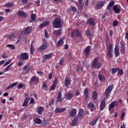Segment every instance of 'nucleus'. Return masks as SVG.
I'll return each mask as SVG.
<instances>
[{
  "label": "nucleus",
  "instance_id": "obj_29",
  "mask_svg": "<svg viewBox=\"0 0 128 128\" xmlns=\"http://www.w3.org/2000/svg\"><path fill=\"white\" fill-rule=\"evenodd\" d=\"M54 34L56 36H60L62 34V30H54Z\"/></svg>",
  "mask_w": 128,
  "mask_h": 128
},
{
  "label": "nucleus",
  "instance_id": "obj_41",
  "mask_svg": "<svg viewBox=\"0 0 128 128\" xmlns=\"http://www.w3.org/2000/svg\"><path fill=\"white\" fill-rule=\"evenodd\" d=\"M86 36H92V33L90 32V29H88V30H86Z\"/></svg>",
  "mask_w": 128,
  "mask_h": 128
},
{
  "label": "nucleus",
  "instance_id": "obj_38",
  "mask_svg": "<svg viewBox=\"0 0 128 128\" xmlns=\"http://www.w3.org/2000/svg\"><path fill=\"white\" fill-rule=\"evenodd\" d=\"M8 40H14L16 38V36L14 34H10L8 36Z\"/></svg>",
  "mask_w": 128,
  "mask_h": 128
},
{
  "label": "nucleus",
  "instance_id": "obj_48",
  "mask_svg": "<svg viewBox=\"0 0 128 128\" xmlns=\"http://www.w3.org/2000/svg\"><path fill=\"white\" fill-rule=\"evenodd\" d=\"M123 74H124V70H122L119 69L118 70V76L120 74L121 76H122Z\"/></svg>",
  "mask_w": 128,
  "mask_h": 128
},
{
  "label": "nucleus",
  "instance_id": "obj_37",
  "mask_svg": "<svg viewBox=\"0 0 128 128\" xmlns=\"http://www.w3.org/2000/svg\"><path fill=\"white\" fill-rule=\"evenodd\" d=\"M118 70H120L118 68H112L110 70L112 74H114L116 73V72L118 71Z\"/></svg>",
  "mask_w": 128,
  "mask_h": 128
},
{
  "label": "nucleus",
  "instance_id": "obj_51",
  "mask_svg": "<svg viewBox=\"0 0 128 128\" xmlns=\"http://www.w3.org/2000/svg\"><path fill=\"white\" fill-rule=\"evenodd\" d=\"M118 24V22L115 20L113 22L112 26H117Z\"/></svg>",
  "mask_w": 128,
  "mask_h": 128
},
{
  "label": "nucleus",
  "instance_id": "obj_33",
  "mask_svg": "<svg viewBox=\"0 0 128 128\" xmlns=\"http://www.w3.org/2000/svg\"><path fill=\"white\" fill-rule=\"evenodd\" d=\"M30 32H32V27L28 26L24 31V34H30Z\"/></svg>",
  "mask_w": 128,
  "mask_h": 128
},
{
  "label": "nucleus",
  "instance_id": "obj_18",
  "mask_svg": "<svg viewBox=\"0 0 128 128\" xmlns=\"http://www.w3.org/2000/svg\"><path fill=\"white\" fill-rule=\"evenodd\" d=\"M48 42H44L42 46H41L38 48V50H46L48 48Z\"/></svg>",
  "mask_w": 128,
  "mask_h": 128
},
{
  "label": "nucleus",
  "instance_id": "obj_49",
  "mask_svg": "<svg viewBox=\"0 0 128 128\" xmlns=\"http://www.w3.org/2000/svg\"><path fill=\"white\" fill-rule=\"evenodd\" d=\"M46 86H47L46 84L44 82L43 83V85H42L43 88H44V90H48V88Z\"/></svg>",
  "mask_w": 128,
  "mask_h": 128
},
{
  "label": "nucleus",
  "instance_id": "obj_28",
  "mask_svg": "<svg viewBox=\"0 0 128 128\" xmlns=\"http://www.w3.org/2000/svg\"><path fill=\"white\" fill-rule=\"evenodd\" d=\"M64 38H62L57 42V46H61L64 44Z\"/></svg>",
  "mask_w": 128,
  "mask_h": 128
},
{
  "label": "nucleus",
  "instance_id": "obj_58",
  "mask_svg": "<svg viewBox=\"0 0 128 128\" xmlns=\"http://www.w3.org/2000/svg\"><path fill=\"white\" fill-rule=\"evenodd\" d=\"M124 47H121L120 52L123 54H124Z\"/></svg>",
  "mask_w": 128,
  "mask_h": 128
},
{
  "label": "nucleus",
  "instance_id": "obj_13",
  "mask_svg": "<svg viewBox=\"0 0 128 128\" xmlns=\"http://www.w3.org/2000/svg\"><path fill=\"white\" fill-rule=\"evenodd\" d=\"M66 110V109L64 108H56L54 110V112H56V114H62L64 112H65Z\"/></svg>",
  "mask_w": 128,
  "mask_h": 128
},
{
  "label": "nucleus",
  "instance_id": "obj_16",
  "mask_svg": "<svg viewBox=\"0 0 128 128\" xmlns=\"http://www.w3.org/2000/svg\"><path fill=\"white\" fill-rule=\"evenodd\" d=\"M88 109L90 110L91 112H94V110L95 107L94 104V102H89L88 104Z\"/></svg>",
  "mask_w": 128,
  "mask_h": 128
},
{
  "label": "nucleus",
  "instance_id": "obj_8",
  "mask_svg": "<svg viewBox=\"0 0 128 128\" xmlns=\"http://www.w3.org/2000/svg\"><path fill=\"white\" fill-rule=\"evenodd\" d=\"M104 4H106L104 1H100L96 4L95 8L96 10H100V8H101L104 6Z\"/></svg>",
  "mask_w": 128,
  "mask_h": 128
},
{
  "label": "nucleus",
  "instance_id": "obj_25",
  "mask_svg": "<svg viewBox=\"0 0 128 128\" xmlns=\"http://www.w3.org/2000/svg\"><path fill=\"white\" fill-rule=\"evenodd\" d=\"M82 0H78V3L77 4L79 10H82L84 8V2H82Z\"/></svg>",
  "mask_w": 128,
  "mask_h": 128
},
{
  "label": "nucleus",
  "instance_id": "obj_62",
  "mask_svg": "<svg viewBox=\"0 0 128 128\" xmlns=\"http://www.w3.org/2000/svg\"><path fill=\"white\" fill-rule=\"evenodd\" d=\"M71 10H72V12H76V7H74V6H72L71 8Z\"/></svg>",
  "mask_w": 128,
  "mask_h": 128
},
{
  "label": "nucleus",
  "instance_id": "obj_47",
  "mask_svg": "<svg viewBox=\"0 0 128 128\" xmlns=\"http://www.w3.org/2000/svg\"><path fill=\"white\" fill-rule=\"evenodd\" d=\"M12 66V64H10L9 66H8L4 70V72H6L10 70V68L11 67V66Z\"/></svg>",
  "mask_w": 128,
  "mask_h": 128
},
{
  "label": "nucleus",
  "instance_id": "obj_43",
  "mask_svg": "<svg viewBox=\"0 0 128 128\" xmlns=\"http://www.w3.org/2000/svg\"><path fill=\"white\" fill-rule=\"evenodd\" d=\"M92 96H93V98L94 100H96L97 98H98V93H96V92L94 91L93 92V94H92Z\"/></svg>",
  "mask_w": 128,
  "mask_h": 128
},
{
  "label": "nucleus",
  "instance_id": "obj_23",
  "mask_svg": "<svg viewBox=\"0 0 128 128\" xmlns=\"http://www.w3.org/2000/svg\"><path fill=\"white\" fill-rule=\"evenodd\" d=\"M90 46H86V48H85L84 50V52L86 56H88V54H90Z\"/></svg>",
  "mask_w": 128,
  "mask_h": 128
},
{
  "label": "nucleus",
  "instance_id": "obj_50",
  "mask_svg": "<svg viewBox=\"0 0 128 128\" xmlns=\"http://www.w3.org/2000/svg\"><path fill=\"white\" fill-rule=\"evenodd\" d=\"M18 88L20 90V88H24V84H19L18 86Z\"/></svg>",
  "mask_w": 128,
  "mask_h": 128
},
{
  "label": "nucleus",
  "instance_id": "obj_42",
  "mask_svg": "<svg viewBox=\"0 0 128 128\" xmlns=\"http://www.w3.org/2000/svg\"><path fill=\"white\" fill-rule=\"evenodd\" d=\"M32 20V22H34V20H36V14H32L31 16H30Z\"/></svg>",
  "mask_w": 128,
  "mask_h": 128
},
{
  "label": "nucleus",
  "instance_id": "obj_9",
  "mask_svg": "<svg viewBox=\"0 0 128 128\" xmlns=\"http://www.w3.org/2000/svg\"><path fill=\"white\" fill-rule=\"evenodd\" d=\"M112 46L110 45L109 46L108 49L107 50V52H108L107 56L110 58H112Z\"/></svg>",
  "mask_w": 128,
  "mask_h": 128
},
{
  "label": "nucleus",
  "instance_id": "obj_59",
  "mask_svg": "<svg viewBox=\"0 0 128 128\" xmlns=\"http://www.w3.org/2000/svg\"><path fill=\"white\" fill-rule=\"evenodd\" d=\"M45 32H44V36H46V38H48V32L46 31V30H44Z\"/></svg>",
  "mask_w": 128,
  "mask_h": 128
},
{
  "label": "nucleus",
  "instance_id": "obj_27",
  "mask_svg": "<svg viewBox=\"0 0 128 128\" xmlns=\"http://www.w3.org/2000/svg\"><path fill=\"white\" fill-rule=\"evenodd\" d=\"M70 116L72 118L74 116H76V109L74 108L72 109V111L70 112Z\"/></svg>",
  "mask_w": 128,
  "mask_h": 128
},
{
  "label": "nucleus",
  "instance_id": "obj_56",
  "mask_svg": "<svg viewBox=\"0 0 128 128\" xmlns=\"http://www.w3.org/2000/svg\"><path fill=\"white\" fill-rule=\"evenodd\" d=\"M78 72H82L83 68L82 67H80V66H78Z\"/></svg>",
  "mask_w": 128,
  "mask_h": 128
},
{
  "label": "nucleus",
  "instance_id": "obj_36",
  "mask_svg": "<svg viewBox=\"0 0 128 128\" xmlns=\"http://www.w3.org/2000/svg\"><path fill=\"white\" fill-rule=\"evenodd\" d=\"M78 116L76 117L74 120H72V126H74L76 124V122H78Z\"/></svg>",
  "mask_w": 128,
  "mask_h": 128
},
{
  "label": "nucleus",
  "instance_id": "obj_54",
  "mask_svg": "<svg viewBox=\"0 0 128 128\" xmlns=\"http://www.w3.org/2000/svg\"><path fill=\"white\" fill-rule=\"evenodd\" d=\"M124 116H126V112H123L121 116H120V120H124Z\"/></svg>",
  "mask_w": 128,
  "mask_h": 128
},
{
  "label": "nucleus",
  "instance_id": "obj_30",
  "mask_svg": "<svg viewBox=\"0 0 128 128\" xmlns=\"http://www.w3.org/2000/svg\"><path fill=\"white\" fill-rule=\"evenodd\" d=\"M48 24H50V22L46 21L40 25V28H42L44 26H48Z\"/></svg>",
  "mask_w": 128,
  "mask_h": 128
},
{
  "label": "nucleus",
  "instance_id": "obj_63",
  "mask_svg": "<svg viewBox=\"0 0 128 128\" xmlns=\"http://www.w3.org/2000/svg\"><path fill=\"white\" fill-rule=\"evenodd\" d=\"M24 64V62L22 61H20L18 63V66H20Z\"/></svg>",
  "mask_w": 128,
  "mask_h": 128
},
{
  "label": "nucleus",
  "instance_id": "obj_52",
  "mask_svg": "<svg viewBox=\"0 0 128 128\" xmlns=\"http://www.w3.org/2000/svg\"><path fill=\"white\" fill-rule=\"evenodd\" d=\"M56 86L52 84V85L51 86L50 88V90H56Z\"/></svg>",
  "mask_w": 128,
  "mask_h": 128
},
{
  "label": "nucleus",
  "instance_id": "obj_17",
  "mask_svg": "<svg viewBox=\"0 0 128 128\" xmlns=\"http://www.w3.org/2000/svg\"><path fill=\"white\" fill-rule=\"evenodd\" d=\"M87 24H88L91 26H96V20L93 18H90L88 20Z\"/></svg>",
  "mask_w": 128,
  "mask_h": 128
},
{
  "label": "nucleus",
  "instance_id": "obj_57",
  "mask_svg": "<svg viewBox=\"0 0 128 128\" xmlns=\"http://www.w3.org/2000/svg\"><path fill=\"white\" fill-rule=\"evenodd\" d=\"M58 78H56L53 82V84L56 86V84H58Z\"/></svg>",
  "mask_w": 128,
  "mask_h": 128
},
{
  "label": "nucleus",
  "instance_id": "obj_35",
  "mask_svg": "<svg viewBox=\"0 0 128 128\" xmlns=\"http://www.w3.org/2000/svg\"><path fill=\"white\" fill-rule=\"evenodd\" d=\"M34 122L36 124H40L42 122V121L40 118H38L35 119Z\"/></svg>",
  "mask_w": 128,
  "mask_h": 128
},
{
  "label": "nucleus",
  "instance_id": "obj_11",
  "mask_svg": "<svg viewBox=\"0 0 128 128\" xmlns=\"http://www.w3.org/2000/svg\"><path fill=\"white\" fill-rule=\"evenodd\" d=\"M118 106V102L114 100L112 102L108 108V110L110 111L112 110H113L114 108V106Z\"/></svg>",
  "mask_w": 128,
  "mask_h": 128
},
{
  "label": "nucleus",
  "instance_id": "obj_32",
  "mask_svg": "<svg viewBox=\"0 0 128 128\" xmlns=\"http://www.w3.org/2000/svg\"><path fill=\"white\" fill-rule=\"evenodd\" d=\"M84 94L85 96V99L88 100V89L86 88L84 91Z\"/></svg>",
  "mask_w": 128,
  "mask_h": 128
},
{
  "label": "nucleus",
  "instance_id": "obj_44",
  "mask_svg": "<svg viewBox=\"0 0 128 128\" xmlns=\"http://www.w3.org/2000/svg\"><path fill=\"white\" fill-rule=\"evenodd\" d=\"M98 78H99L100 81L101 82H102L103 80H104V76H102V75L100 74H98Z\"/></svg>",
  "mask_w": 128,
  "mask_h": 128
},
{
  "label": "nucleus",
  "instance_id": "obj_21",
  "mask_svg": "<svg viewBox=\"0 0 128 128\" xmlns=\"http://www.w3.org/2000/svg\"><path fill=\"white\" fill-rule=\"evenodd\" d=\"M56 102H62V92L58 91V96L56 98Z\"/></svg>",
  "mask_w": 128,
  "mask_h": 128
},
{
  "label": "nucleus",
  "instance_id": "obj_4",
  "mask_svg": "<svg viewBox=\"0 0 128 128\" xmlns=\"http://www.w3.org/2000/svg\"><path fill=\"white\" fill-rule=\"evenodd\" d=\"M28 54L26 52L21 54L19 56V60H28Z\"/></svg>",
  "mask_w": 128,
  "mask_h": 128
},
{
  "label": "nucleus",
  "instance_id": "obj_22",
  "mask_svg": "<svg viewBox=\"0 0 128 128\" xmlns=\"http://www.w3.org/2000/svg\"><path fill=\"white\" fill-rule=\"evenodd\" d=\"M28 102H30V97H26L24 100L22 106L28 108Z\"/></svg>",
  "mask_w": 128,
  "mask_h": 128
},
{
  "label": "nucleus",
  "instance_id": "obj_14",
  "mask_svg": "<svg viewBox=\"0 0 128 128\" xmlns=\"http://www.w3.org/2000/svg\"><path fill=\"white\" fill-rule=\"evenodd\" d=\"M64 96L66 98V100H70L74 97V94L70 92H66Z\"/></svg>",
  "mask_w": 128,
  "mask_h": 128
},
{
  "label": "nucleus",
  "instance_id": "obj_34",
  "mask_svg": "<svg viewBox=\"0 0 128 128\" xmlns=\"http://www.w3.org/2000/svg\"><path fill=\"white\" fill-rule=\"evenodd\" d=\"M98 120V118H96L94 120L92 121L91 123H90V124L91 126H96V122Z\"/></svg>",
  "mask_w": 128,
  "mask_h": 128
},
{
  "label": "nucleus",
  "instance_id": "obj_26",
  "mask_svg": "<svg viewBox=\"0 0 128 128\" xmlns=\"http://www.w3.org/2000/svg\"><path fill=\"white\" fill-rule=\"evenodd\" d=\"M64 84L66 88H68V85L70 84V79H68V78H65V82H64Z\"/></svg>",
  "mask_w": 128,
  "mask_h": 128
},
{
  "label": "nucleus",
  "instance_id": "obj_2",
  "mask_svg": "<svg viewBox=\"0 0 128 128\" xmlns=\"http://www.w3.org/2000/svg\"><path fill=\"white\" fill-rule=\"evenodd\" d=\"M112 90H114V85L112 84L110 85L106 90L104 94L106 96V99L108 98L110 96V93L112 92Z\"/></svg>",
  "mask_w": 128,
  "mask_h": 128
},
{
  "label": "nucleus",
  "instance_id": "obj_1",
  "mask_svg": "<svg viewBox=\"0 0 128 128\" xmlns=\"http://www.w3.org/2000/svg\"><path fill=\"white\" fill-rule=\"evenodd\" d=\"M102 66V64L98 62V58H95L92 62V68H100Z\"/></svg>",
  "mask_w": 128,
  "mask_h": 128
},
{
  "label": "nucleus",
  "instance_id": "obj_45",
  "mask_svg": "<svg viewBox=\"0 0 128 128\" xmlns=\"http://www.w3.org/2000/svg\"><path fill=\"white\" fill-rule=\"evenodd\" d=\"M7 48H9L10 50H14V46L12 44H8L6 46Z\"/></svg>",
  "mask_w": 128,
  "mask_h": 128
},
{
  "label": "nucleus",
  "instance_id": "obj_12",
  "mask_svg": "<svg viewBox=\"0 0 128 128\" xmlns=\"http://www.w3.org/2000/svg\"><path fill=\"white\" fill-rule=\"evenodd\" d=\"M53 53H50L48 54H46L44 56L42 59V62H44L46 60H49V58H52Z\"/></svg>",
  "mask_w": 128,
  "mask_h": 128
},
{
  "label": "nucleus",
  "instance_id": "obj_5",
  "mask_svg": "<svg viewBox=\"0 0 128 128\" xmlns=\"http://www.w3.org/2000/svg\"><path fill=\"white\" fill-rule=\"evenodd\" d=\"M72 38L82 36V32L78 29L74 30L72 34Z\"/></svg>",
  "mask_w": 128,
  "mask_h": 128
},
{
  "label": "nucleus",
  "instance_id": "obj_3",
  "mask_svg": "<svg viewBox=\"0 0 128 128\" xmlns=\"http://www.w3.org/2000/svg\"><path fill=\"white\" fill-rule=\"evenodd\" d=\"M53 26L56 28H62V20L60 18H56L53 22Z\"/></svg>",
  "mask_w": 128,
  "mask_h": 128
},
{
  "label": "nucleus",
  "instance_id": "obj_7",
  "mask_svg": "<svg viewBox=\"0 0 128 128\" xmlns=\"http://www.w3.org/2000/svg\"><path fill=\"white\" fill-rule=\"evenodd\" d=\"M106 106V98H104L102 99V100L100 102V110H104Z\"/></svg>",
  "mask_w": 128,
  "mask_h": 128
},
{
  "label": "nucleus",
  "instance_id": "obj_40",
  "mask_svg": "<svg viewBox=\"0 0 128 128\" xmlns=\"http://www.w3.org/2000/svg\"><path fill=\"white\" fill-rule=\"evenodd\" d=\"M34 44L32 43L30 45V54H34Z\"/></svg>",
  "mask_w": 128,
  "mask_h": 128
},
{
  "label": "nucleus",
  "instance_id": "obj_46",
  "mask_svg": "<svg viewBox=\"0 0 128 128\" xmlns=\"http://www.w3.org/2000/svg\"><path fill=\"white\" fill-rule=\"evenodd\" d=\"M13 4L12 3H7L6 4H5L4 6H6V8H10L11 6H13Z\"/></svg>",
  "mask_w": 128,
  "mask_h": 128
},
{
  "label": "nucleus",
  "instance_id": "obj_39",
  "mask_svg": "<svg viewBox=\"0 0 128 128\" xmlns=\"http://www.w3.org/2000/svg\"><path fill=\"white\" fill-rule=\"evenodd\" d=\"M18 82H15L10 85H9L8 86H9V88H12L18 86Z\"/></svg>",
  "mask_w": 128,
  "mask_h": 128
},
{
  "label": "nucleus",
  "instance_id": "obj_20",
  "mask_svg": "<svg viewBox=\"0 0 128 128\" xmlns=\"http://www.w3.org/2000/svg\"><path fill=\"white\" fill-rule=\"evenodd\" d=\"M18 16H21L22 18H28V15H26V12L24 11H18Z\"/></svg>",
  "mask_w": 128,
  "mask_h": 128
},
{
  "label": "nucleus",
  "instance_id": "obj_24",
  "mask_svg": "<svg viewBox=\"0 0 128 128\" xmlns=\"http://www.w3.org/2000/svg\"><path fill=\"white\" fill-rule=\"evenodd\" d=\"M114 6V1L112 0L110 2L109 4L107 6V10H112V8Z\"/></svg>",
  "mask_w": 128,
  "mask_h": 128
},
{
  "label": "nucleus",
  "instance_id": "obj_53",
  "mask_svg": "<svg viewBox=\"0 0 128 128\" xmlns=\"http://www.w3.org/2000/svg\"><path fill=\"white\" fill-rule=\"evenodd\" d=\"M10 62H12V60H10L4 64V66H8V64H10Z\"/></svg>",
  "mask_w": 128,
  "mask_h": 128
},
{
  "label": "nucleus",
  "instance_id": "obj_61",
  "mask_svg": "<svg viewBox=\"0 0 128 128\" xmlns=\"http://www.w3.org/2000/svg\"><path fill=\"white\" fill-rule=\"evenodd\" d=\"M64 60L63 58H62L60 62V66H62V64H64Z\"/></svg>",
  "mask_w": 128,
  "mask_h": 128
},
{
  "label": "nucleus",
  "instance_id": "obj_31",
  "mask_svg": "<svg viewBox=\"0 0 128 128\" xmlns=\"http://www.w3.org/2000/svg\"><path fill=\"white\" fill-rule=\"evenodd\" d=\"M44 110V108L42 106H40L38 110V114L40 116L42 114Z\"/></svg>",
  "mask_w": 128,
  "mask_h": 128
},
{
  "label": "nucleus",
  "instance_id": "obj_64",
  "mask_svg": "<svg viewBox=\"0 0 128 128\" xmlns=\"http://www.w3.org/2000/svg\"><path fill=\"white\" fill-rule=\"evenodd\" d=\"M30 104H34V98L30 99Z\"/></svg>",
  "mask_w": 128,
  "mask_h": 128
},
{
  "label": "nucleus",
  "instance_id": "obj_55",
  "mask_svg": "<svg viewBox=\"0 0 128 128\" xmlns=\"http://www.w3.org/2000/svg\"><path fill=\"white\" fill-rule=\"evenodd\" d=\"M2 58H7L8 56H6V52L2 54Z\"/></svg>",
  "mask_w": 128,
  "mask_h": 128
},
{
  "label": "nucleus",
  "instance_id": "obj_15",
  "mask_svg": "<svg viewBox=\"0 0 128 128\" xmlns=\"http://www.w3.org/2000/svg\"><path fill=\"white\" fill-rule=\"evenodd\" d=\"M114 52L116 58H118L120 56V46H116L114 48Z\"/></svg>",
  "mask_w": 128,
  "mask_h": 128
},
{
  "label": "nucleus",
  "instance_id": "obj_6",
  "mask_svg": "<svg viewBox=\"0 0 128 128\" xmlns=\"http://www.w3.org/2000/svg\"><path fill=\"white\" fill-rule=\"evenodd\" d=\"M113 10L115 14H120L122 10V8L120 5H115L113 6Z\"/></svg>",
  "mask_w": 128,
  "mask_h": 128
},
{
  "label": "nucleus",
  "instance_id": "obj_19",
  "mask_svg": "<svg viewBox=\"0 0 128 128\" xmlns=\"http://www.w3.org/2000/svg\"><path fill=\"white\" fill-rule=\"evenodd\" d=\"M84 112L82 109H80L78 116L80 120H82L84 118Z\"/></svg>",
  "mask_w": 128,
  "mask_h": 128
},
{
  "label": "nucleus",
  "instance_id": "obj_60",
  "mask_svg": "<svg viewBox=\"0 0 128 128\" xmlns=\"http://www.w3.org/2000/svg\"><path fill=\"white\" fill-rule=\"evenodd\" d=\"M54 100H51V101L50 102V103H49V106H52V105H54Z\"/></svg>",
  "mask_w": 128,
  "mask_h": 128
},
{
  "label": "nucleus",
  "instance_id": "obj_10",
  "mask_svg": "<svg viewBox=\"0 0 128 128\" xmlns=\"http://www.w3.org/2000/svg\"><path fill=\"white\" fill-rule=\"evenodd\" d=\"M34 82V84H36L38 82V78L34 76L32 77L30 80V82H29L30 84H32V82Z\"/></svg>",
  "mask_w": 128,
  "mask_h": 128
}]
</instances>
